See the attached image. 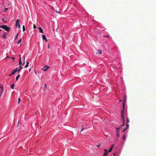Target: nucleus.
I'll return each instance as SVG.
<instances>
[{
    "label": "nucleus",
    "instance_id": "obj_1",
    "mask_svg": "<svg viewBox=\"0 0 156 156\" xmlns=\"http://www.w3.org/2000/svg\"><path fill=\"white\" fill-rule=\"evenodd\" d=\"M126 95H125L124 98V103L123 105V109L121 111V117L122 118V120L123 122L121 126L120 127H122L123 126H124V107H125V103L126 101Z\"/></svg>",
    "mask_w": 156,
    "mask_h": 156
},
{
    "label": "nucleus",
    "instance_id": "obj_2",
    "mask_svg": "<svg viewBox=\"0 0 156 156\" xmlns=\"http://www.w3.org/2000/svg\"><path fill=\"white\" fill-rule=\"evenodd\" d=\"M0 28L4 29L8 32L10 31V28L8 27L5 25H2L0 26Z\"/></svg>",
    "mask_w": 156,
    "mask_h": 156
},
{
    "label": "nucleus",
    "instance_id": "obj_3",
    "mask_svg": "<svg viewBox=\"0 0 156 156\" xmlns=\"http://www.w3.org/2000/svg\"><path fill=\"white\" fill-rule=\"evenodd\" d=\"M4 90L3 86L2 84H1L0 85V97L2 95Z\"/></svg>",
    "mask_w": 156,
    "mask_h": 156
},
{
    "label": "nucleus",
    "instance_id": "obj_4",
    "mask_svg": "<svg viewBox=\"0 0 156 156\" xmlns=\"http://www.w3.org/2000/svg\"><path fill=\"white\" fill-rule=\"evenodd\" d=\"M16 27H18L19 28H20V21L18 19L16 20Z\"/></svg>",
    "mask_w": 156,
    "mask_h": 156
},
{
    "label": "nucleus",
    "instance_id": "obj_5",
    "mask_svg": "<svg viewBox=\"0 0 156 156\" xmlns=\"http://www.w3.org/2000/svg\"><path fill=\"white\" fill-rule=\"evenodd\" d=\"M49 68L50 67L49 66L46 65L43 68L42 70L46 72Z\"/></svg>",
    "mask_w": 156,
    "mask_h": 156
},
{
    "label": "nucleus",
    "instance_id": "obj_6",
    "mask_svg": "<svg viewBox=\"0 0 156 156\" xmlns=\"http://www.w3.org/2000/svg\"><path fill=\"white\" fill-rule=\"evenodd\" d=\"M120 127L117 128L116 129V135L117 137H119V130Z\"/></svg>",
    "mask_w": 156,
    "mask_h": 156
},
{
    "label": "nucleus",
    "instance_id": "obj_7",
    "mask_svg": "<svg viewBox=\"0 0 156 156\" xmlns=\"http://www.w3.org/2000/svg\"><path fill=\"white\" fill-rule=\"evenodd\" d=\"M85 129L84 127H82L81 128V129H78V130H80V132L81 133L82 135H83L84 134V133L82 132L84 130H85Z\"/></svg>",
    "mask_w": 156,
    "mask_h": 156
},
{
    "label": "nucleus",
    "instance_id": "obj_8",
    "mask_svg": "<svg viewBox=\"0 0 156 156\" xmlns=\"http://www.w3.org/2000/svg\"><path fill=\"white\" fill-rule=\"evenodd\" d=\"M42 37L43 40L45 41L46 42H47V39L44 35H42Z\"/></svg>",
    "mask_w": 156,
    "mask_h": 156
},
{
    "label": "nucleus",
    "instance_id": "obj_9",
    "mask_svg": "<svg viewBox=\"0 0 156 156\" xmlns=\"http://www.w3.org/2000/svg\"><path fill=\"white\" fill-rule=\"evenodd\" d=\"M39 32L41 33H43V31L42 28L40 27H38Z\"/></svg>",
    "mask_w": 156,
    "mask_h": 156
},
{
    "label": "nucleus",
    "instance_id": "obj_10",
    "mask_svg": "<svg viewBox=\"0 0 156 156\" xmlns=\"http://www.w3.org/2000/svg\"><path fill=\"white\" fill-rule=\"evenodd\" d=\"M20 59H19L20 61H19V65L20 66H21V65L22 64V61H21V55H20Z\"/></svg>",
    "mask_w": 156,
    "mask_h": 156
},
{
    "label": "nucleus",
    "instance_id": "obj_11",
    "mask_svg": "<svg viewBox=\"0 0 156 156\" xmlns=\"http://www.w3.org/2000/svg\"><path fill=\"white\" fill-rule=\"evenodd\" d=\"M114 146V145H113L111 146V148H110L109 150H108V152H111L112 151L113 148Z\"/></svg>",
    "mask_w": 156,
    "mask_h": 156
},
{
    "label": "nucleus",
    "instance_id": "obj_12",
    "mask_svg": "<svg viewBox=\"0 0 156 156\" xmlns=\"http://www.w3.org/2000/svg\"><path fill=\"white\" fill-rule=\"evenodd\" d=\"M6 32H4L3 33V35H2V37L4 38L5 39L6 38V36L5 34H6Z\"/></svg>",
    "mask_w": 156,
    "mask_h": 156
},
{
    "label": "nucleus",
    "instance_id": "obj_13",
    "mask_svg": "<svg viewBox=\"0 0 156 156\" xmlns=\"http://www.w3.org/2000/svg\"><path fill=\"white\" fill-rule=\"evenodd\" d=\"M104 151H105V153H104V156H107V154H108V153L109 152H107V150L106 149H105L104 150Z\"/></svg>",
    "mask_w": 156,
    "mask_h": 156
},
{
    "label": "nucleus",
    "instance_id": "obj_14",
    "mask_svg": "<svg viewBox=\"0 0 156 156\" xmlns=\"http://www.w3.org/2000/svg\"><path fill=\"white\" fill-rule=\"evenodd\" d=\"M129 122V119L128 118H127V124H126V127H129V125L128 124V123Z\"/></svg>",
    "mask_w": 156,
    "mask_h": 156
},
{
    "label": "nucleus",
    "instance_id": "obj_15",
    "mask_svg": "<svg viewBox=\"0 0 156 156\" xmlns=\"http://www.w3.org/2000/svg\"><path fill=\"white\" fill-rule=\"evenodd\" d=\"M96 54H102V51L100 50H98V52H97Z\"/></svg>",
    "mask_w": 156,
    "mask_h": 156
},
{
    "label": "nucleus",
    "instance_id": "obj_16",
    "mask_svg": "<svg viewBox=\"0 0 156 156\" xmlns=\"http://www.w3.org/2000/svg\"><path fill=\"white\" fill-rule=\"evenodd\" d=\"M16 73V71H14V70H13L12 71V72L11 73L10 75H9V76H11V75H13Z\"/></svg>",
    "mask_w": 156,
    "mask_h": 156
},
{
    "label": "nucleus",
    "instance_id": "obj_17",
    "mask_svg": "<svg viewBox=\"0 0 156 156\" xmlns=\"http://www.w3.org/2000/svg\"><path fill=\"white\" fill-rule=\"evenodd\" d=\"M10 86L11 88L13 89H14V83H13Z\"/></svg>",
    "mask_w": 156,
    "mask_h": 156
},
{
    "label": "nucleus",
    "instance_id": "obj_18",
    "mask_svg": "<svg viewBox=\"0 0 156 156\" xmlns=\"http://www.w3.org/2000/svg\"><path fill=\"white\" fill-rule=\"evenodd\" d=\"M20 74H19L16 77V80H18V78L20 77Z\"/></svg>",
    "mask_w": 156,
    "mask_h": 156
},
{
    "label": "nucleus",
    "instance_id": "obj_19",
    "mask_svg": "<svg viewBox=\"0 0 156 156\" xmlns=\"http://www.w3.org/2000/svg\"><path fill=\"white\" fill-rule=\"evenodd\" d=\"M22 40V38H21L18 41V42L17 43L18 44H19L21 42Z\"/></svg>",
    "mask_w": 156,
    "mask_h": 156
},
{
    "label": "nucleus",
    "instance_id": "obj_20",
    "mask_svg": "<svg viewBox=\"0 0 156 156\" xmlns=\"http://www.w3.org/2000/svg\"><path fill=\"white\" fill-rule=\"evenodd\" d=\"M14 71H16V73L17 71H18V70H19L18 68H16L15 69H13Z\"/></svg>",
    "mask_w": 156,
    "mask_h": 156
},
{
    "label": "nucleus",
    "instance_id": "obj_21",
    "mask_svg": "<svg viewBox=\"0 0 156 156\" xmlns=\"http://www.w3.org/2000/svg\"><path fill=\"white\" fill-rule=\"evenodd\" d=\"M8 10V8H6L3 10V12H6L7 10Z\"/></svg>",
    "mask_w": 156,
    "mask_h": 156
},
{
    "label": "nucleus",
    "instance_id": "obj_22",
    "mask_svg": "<svg viewBox=\"0 0 156 156\" xmlns=\"http://www.w3.org/2000/svg\"><path fill=\"white\" fill-rule=\"evenodd\" d=\"M23 31H25V26L24 25H23Z\"/></svg>",
    "mask_w": 156,
    "mask_h": 156
},
{
    "label": "nucleus",
    "instance_id": "obj_23",
    "mask_svg": "<svg viewBox=\"0 0 156 156\" xmlns=\"http://www.w3.org/2000/svg\"><path fill=\"white\" fill-rule=\"evenodd\" d=\"M20 69L18 70V72H19L22 68V67L21 66H20Z\"/></svg>",
    "mask_w": 156,
    "mask_h": 156
},
{
    "label": "nucleus",
    "instance_id": "obj_24",
    "mask_svg": "<svg viewBox=\"0 0 156 156\" xmlns=\"http://www.w3.org/2000/svg\"><path fill=\"white\" fill-rule=\"evenodd\" d=\"M125 139H126V136L125 135H124L123 137V140H125Z\"/></svg>",
    "mask_w": 156,
    "mask_h": 156
},
{
    "label": "nucleus",
    "instance_id": "obj_25",
    "mask_svg": "<svg viewBox=\"0 0 156 156\" xmlns=\"http://www.w3.org/2000/svg\"><path fill=\"white\" fill-rule=\"evenodd\" d=\"M18 34L16 36L15 39H16L17 38V37H18Z\"/></svg>",
    "mask_w": 156,
    "mask_h": 156
},
{
    "label": "nucleus",
    "instance_id": "obj_26",
    "mask_svg": "<svg viewBox=\"0 0 156 156\" xmlns=\"http://www.w3.org/2000/svg\"><path fill=\"white\" fill-rule=\"evenodd\" d=\"M33 27L34 29H35L36 28V27L34 24L33 25Z\"/></svg>",
    "mask_w": 156,
    "mask_h": 156
},
{
    "label": "nucleus",
    "instance_id": "obj_27",
    "mask_svg": "<svg viewBox=\"0 0 156 156\" xmlns=\"http://www.w3.org/2000/svg\"><path fill=\"white\" fill-rule=\"evenodd\" d=\"M128 128H129V127H126V129H124L123 130H122V132H124L125 131V130H126V129H128Z\"/></svg>",
    "mask_w": 156,
    "mask_h": 156
},
{
    "label": "nucleus",
    "instance_id": "obj_28",
    "mask_svg": "<svg viewBox=\"0 0 156 156\" xmlns=\"http://www.w3.org/2000/svg\"><path fill=\"white\" fill-rule=\"evenodd\" d=\"M20 101V98H19L18 99V103L19 104Z\"/></svg>",
    "mask_w": 156,
    "mask_h": 156
},
{
    "label": "nucleus",
    "instance_id": "obj_29",
    "mask_svg": "<svg viewBox=\"0 0 156 156\" xmlns=\"http://www.w3.org/2000/svg\"><path fill=\"white\" fill-rule=\"evenodd\" d=\"M100 144H99L97 146L98 147H100Z\"/></svg>",
    "mask_w": 156,
    "mask_h": 156
},
{
    "label": "nucleus",
    "instance_id": "obj_30",
    "mask_svg": "<svg viewBox=\"0 0 156 156\" xmlns=\"http://www.w3.org/2000/svg\"><path fill=\"white\" fill-rule=\"evenodd\" d=\"M12 59L13 61H14V60H15V58H14V57H12Z\"/></svg>",
    "mask_w": 156,
    "mask_h": 156
},
{
    "label": "nucleus",
    "instance_id": "obj_31",
    "mask_svg": "<svg viewBox=\"0 0 156 156\" xmlns=\"http://www.w3.org/2000/svg\"><path fill=\"white\" fill-rule=\"evenodd\" d=\"M28 66V65H27V64L26 66H25V68H27V67Z\"/></svg>",
    "mask_w": 156,
    "mask_h": 156
},
{
    "label": "nucleus",
    "instance_id": "obj_32",
    "mask_svg": "<svg viewBox=\"0 0 156 156\" xmlns=\"http://www.w3.org/2000/svg\"><path fill=\"white\" fill-rule=\"evenodd\" d=\"M55 12H57V13H60V12H59V11H58L57 10H55Z\"/></svg>",
    "mask_w": 156,
    "mask_h": 156
},
{
    "label": "nucleus",
    "instance_id": "obj_33",
    "mask_svg": "<svg viewBox=\"0 0 156 156\" xmlns=\"http://www.w3.org/2000/svg\"><path fill=\"white\" fill-rule=\"evenodd\" d=\"M44 87L46 88H47V86H46V84H44Z\"/></svg>",
    "mask_w": 156,
    "mask_h": 156
},
{
    "label": "nucleus",
    "instance_id": "obj_34",
    "mask_svg": "<svg viewBox=\"0 0 156 156\" xmlns=\"http://www.w3.org/2000/svg\"><path fill=\"white\" fill-rule=\"evenodd\" d=\"M27 64L28 65L29 64V62H28L27 61Z\"/></svg>",
    "mask_w": 156,
    "mask_h": 156
},
{
    "label": "nucleus",
    "instance_id": "obj_35",
    "mask_svg": "<svg viewBox=\"0 0 156 156\" xmlns=\"http://www.w3.org/2000/svg\"><path fill=\"white\" fill-rule=\"evenodd\" d=\"M113 155L114 156H115V155H116V153H115L114 154H113Z\"/></svg>",
    "mask_w": 156,
    "mask_h": 156
},
{
    "label": "nucleus",
    "instance_id": "obj_36",
    "mask_svg": "<svg viewBox=\"0 0 156 156\" xmlns=\"http://www.w3.org/2000/svg\"><path fill=\"white\" fill-rule=\"evenodd\" d=\"M122 101V100H119V102H121V101Z\"/></svg>",
    "mask_w": 156,
    "mask_h": 156
},
{
    "label": "nucleus",
    "instance_id": "obj_37",
    "mask_svg": "<svg viewBox=\"0 0 156 156\" xmlns=\"http://www.w3.org/2000/svg\"><path fill=\"white\" fill-rule=\"evenodd\" d=\"M50 48V46H49V45H48V48Z\"/></svg>",
    "mask_w": 156,
    "mask_h": 156
},
{
    "label": "nucleus",
    "instance_id": "obj_38",
    "mask_svg": "<svg viewBox=\"0 0 156 156\" xmlns=\"http://www.w3.org/2000/svg\"><path fill=\"white\" fill-rule=\"evenodd\" d=\"M34 71H35V74H36V73H36V71H35V70H34Z\"/></svg>",
    "mask_w": 156,
    "mask_h": 156
},
{
    "label": "nucleus",
    "instance_id": "obj_39",
    "mask_svg": "<svg viewBox=\"0 0 156 156\" xmlns=\"http://www.w3.org/2000/svg\"><path fill=\"white\" fill-rule=\"evenodd\" d=\"M19 121L18 122V125H19Z\"/></svg>",
    "mask_w": 156,
    "mask_h": 156
},
{
    "label": "nucleus",
    "instance_id": "obj_40",
    "mask_svg": "<svg viewBox=\"0 0 156 156\" xmlns=\"http://www.w3.org/2000/svg\"><path fill=\"white\" fill-rule=\"evenodd\" d=\"M2 21H4V20L3 19L2 20Z\"/></svg>",
    "mask_w": 156,
    "mask_h": 156
},
{
    "label": "nucleus",
    "instance_id": "obj_41",
    "mask_svg": "<svg viewBox=\"0 0 156 156\" xmlns=\"http://www.w3.org/2000/svg\"><path fill=\"white\" fill-rule=\"evenodd\" d=\"M1 31V30L0 29V31Z\"/></svg>",
    "mask_w": 156,
    "mask_h": 156
},
{
    "label": "nucleus",
    "instance_id": "obj_42",
    "mask_svg": "<svg viewBox=\"0 0 156 156\" xmlns=\"http://www.w3.org/2000/svg\"><path fill=\"white\" fill-rule=\"evenodd\" d=\"M25 58H24V60H25Z\"/></svg>",
    "mask_w": 156,
    "mask_h": 156
}]
</instances>
